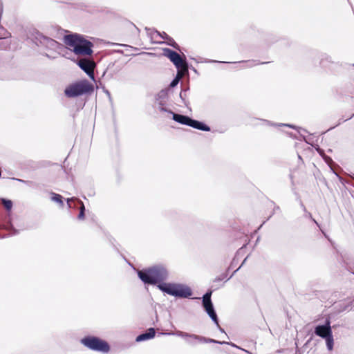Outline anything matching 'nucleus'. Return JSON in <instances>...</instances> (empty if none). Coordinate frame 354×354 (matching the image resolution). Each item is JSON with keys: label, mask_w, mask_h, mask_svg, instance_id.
<instances>
[{"label": "nucleus", "mask_w": 354, "mask_h": 354, "mask_svg": "<svg viewBox=\"0 0 354 354\" xmlns=\"http://www.w3.org/2000/svg\"><path fill=\"white\" fill-rule=\"evenodd\" d=\"M165 55L173 62L178 68V71H188V66L185 59H183L178 53L169 48H166L165 49Z\"/></svg>", "instance_id": "nucleus-6"}, {"label": "nucleus", "mask_w": 354, "mask_h": 354, "mask_svg": "<svg viewBox=\"0 0 354 354\" xmlns=\"http://www.w3.org/2000/svg\"><path fill=\"white\" fill-rule=\"evenodd\" d=\"M140 279L147 284H156L166 279L167 271L160 266H154L145 270H140L138 272Z\"/></svg>", "instance_id": "nucleus-2"}, {"label": "nucleus", "mask_w": 354, "mask_h": 354, "mask_svg": "<svg viewBox=\"0 0 354 354\" xmlns=\"http://www.w3.org/2000/svg\"><path fill=\"white\" fill-rule=\"evenodd\" d=\"M171 46H172L174 48L178 49V46L176 42H174V44H171Z\"/></svg>", "instance_id": "nucleus-19"}, {"label": "nucleus", "mask_w": 354, "mask_h": 354, "mask_svg": "<svg viewBox=\"0 0 354 354\" xmlns=\"http://www.w3.org/2000/svg\"><path fill=\"white\" fill-rule=\"evenodd\" d=\"M176 284L162 283L158 285V287L162 291L174 296Z\"/></svg>", "instance_id": "nucleus-12"}, {"label": "nucleus", "mask_w": 354, "mask_h": 354, "mask_svg": "<svg viewBox=\"0 0 354 354\" xmlns=\"http://www.w3.org/2000/svg\"><path fill=\"white\" fill-rule=\"evenodd\" d=\"M315 333L322 338L330 335L332 333L330 322L327 321L325 325L317 326L315 329Z\"/></svg>", "instance_id": "nucleus-9"}, {"label": "nucleus", "mask_w": 354, "mask_h": 354, "mask_svg": "<svg viewBox=\"0 0 354 354\" xmlns=\"http://www.w3.org/2000/svg\"><path fill=\"white\" fill-rule=\"evenodd\" d=\"M324 339H326V345H327L328 350H330V351L333 350V337L332 333L330 335H328L327 337H325Z\"/></svg>", "instance_id": "nucleus-16"}, {"label": "nucleus", "mask_w": 354, "mask_h": 354, "mask_svg": "<svg viewBox=\"0 0 354 354\" xmlns=\"http://www.w3.org/2000/svg\"><path fill=\"white\" fill-rule=\"evenodd\" d=\"M192 295V290L187 286L176 284L174 295L178 297L187 298Z\"/></svg>", "instance_id": "nucleus-10"}, {"label": "nucleus", "mask_w": 354, "mask_h": 354, "mask_svg": "<svg viewBox=\"0 0 354 354\" xmlns=\"http://www.w3.org/2000/svg\"><path fill=\"white\" fill-rule=\"evenodd\" d=\"M211 295L212 292H207L203 296V305L209 316L212 318V319L214 322L216 324L218 325V317L214 310V307L211 301Z\"/></svg>", "instance_id": "nucleus-7"}, {"label": "nucleus", "mask_w": 354, "mask_h": 354, "mask_svg": "<svg viewBox=\"0 0 354 354\" xmlns=\"http://www.w3.org/2000/svg\"><path fill=\"white\" fill-rule=\"evenodd\" d=\"M79 202L81 204V206H80V213L78 214V218L80 219V220H82V219L84 218V216H85V214H84L85 207H84L83 203L81 201H80Z\"/></svg>", "instance_id": "nucleus-17"}, {"label": "nucleus", "mask_w": 354, "mask_h": 354, "mask_svg": "<svg viewBox=\"0 0 354 354\" xmlns=\"http://www.w3.org/2000/svg\"><path fill=\"white\" fill-rule=\"evenodd\" d=\"M81 342L85 346L93 351L102 353H108L110 350L109 344L106 341L97 337H85L82 339Z\"/></svg>", "instance_id": "nucleus-4"}, {"label": "nucleus", "mask_w": 354, "mask_h": 354, "mask_svg": "<svg viewBox=\"0 0 354 354\" xmlns=\"http://www.w3.org/2000/svg\"><path fill=\"white\" fill-rule=\"evenodd\" d=\"M2 204L7 210H10L12 207V203L10 200L1 199Z\"/></svg>", "instance_id": "nucleus-18"}, {"label": "nucleus", "mask_w": 354, "mask_h": 354, "mask_svg": "<svg viewBox=\"0 0 354 354\" xmlns=\"http://www.w3.org/2000/svg\"><path fill=\"white\" fill-rule=\"evenodd\" d=\"M51 199L52 201L59 203L60 205V206H63L64 205V202H63V200H62V196L58 194H56V193H52L51 194Z\"/></svg>", "instance_id": "nucleus-14"}, {"label": "nucleus", "mask_w": 354, "mask_h": 354, "mask_svg": "<svg viewBox=\"0 0 354 354\" xmlns=\"http://www.w3.org/2000/svg\"><path fill=\"white\" fill-rule=\"evenodd\" d=\"M93 91V85L86 80H80L67 86L64 91L68 97H75Z\"/></svg>", "instance_id": "nucleus-3"}, {"label": "nucleus", "mask_w": 354, "mask_h": 354, "mask_svg": "<svg viewBox=\"0 0 354 354\" xmlns=\"http://www.w3.org/2000/svg\"><path fill=\"white\" fill-rule=\"evenodd\" d=\"M173 120L180 124H185L196 129L205 131H210V127H208L207 125L198 120H193L187 115H183L178 113H173Z\"/></svg>", "instance_id": "nucleus-5"}, {"label": "nucleus", "mask_w": 354, "mask_h": 354, "mask_svg": "<svg viewBox=\"0 0 354 354\" xmlns=\"http://www.w3.org/2000/svg\"><path fill=\"white\" fill-rule=\"evenodd\" d=\"M77 65L90 77L94 79V69L95 68V63L94 61L83 58L78 61Z\"/></svg>", "instance_id": "nucleus-8"}, {"label": "nucleus", "mask_w": 354, "mask_h": 354, "mask_svg": "<svg viewBox=\"0 0 354 354\" xmlns=\"http://www.w3.org/2000/svg\"><path fill=\"white\" fill-rule=\"evenodd\" d=\"M156 335L154 328H150L145 333H142L136 337L137 342H141L153 338Z\"/></svg>", "instance_id": "nucleus-13"}, {"label": "nucleus", "mask_w": 354, "mask_h": 354, "mask_svg": "<svg viewBox=\"0 0 354 354\" xmlns=\"http://www.w3.org/2000/svg\"><path fill=\"white\" fill-rule=\"evenodd\" d=\"M185 73L186 72L178 71L176 77L171 82L170 86L171 87H174L175 86H176L178 84V82H179V80L183 77V75L185 74Z\"/></svg>", "instance_id": "nucleus-15"}, {"label": "nucleus", "mask_w": 354, "mask_h": 354, "mask_svg": "<svg viewBox=\"0 0 354 354\" xmlns=\"http://www.w3.org/2000/svg\"><path fill=\"white\" fill-rule=\"evenodd\" d=\"M176 333L178 336H180L181 337H183V338L190 337L192 339L198 340L201 342H205V343L217 342L216 341H215L214 339H207V338L201 337V336H198V335H196L194 334H189V333H185L183 331H178Z\"/></svg>", "instance_id": "nucleus-11"}, {"label": "nucleus", "mask_w": 354, "mask_h": 354, "mask_svg": "<svg viewBox=\"0 0 354 354\" xmlns=\"http://www.w3.org/2000/svg\"><path fill=\"white\" fill-rule=\"evenodd\" d=\"M66 48L78 56H91L93 53V44L84 36L74 33L66 35L63 38Z\"/></svg>", "instance_id": "nucleus-1"}]
</instances>
